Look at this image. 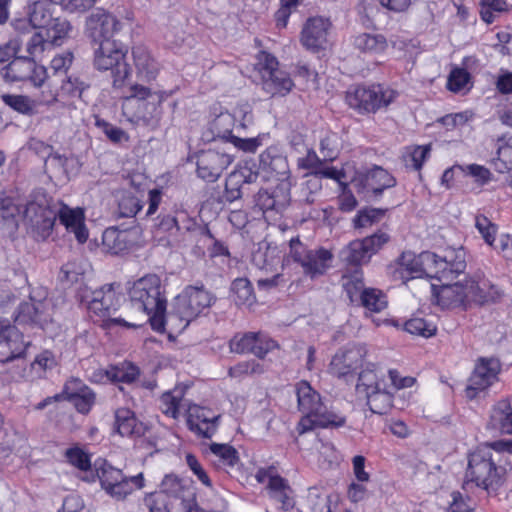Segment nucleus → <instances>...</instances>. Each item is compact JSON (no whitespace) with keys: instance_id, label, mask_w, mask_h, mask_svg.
Wrapping results in <instances>:
<instances>
[{"instance_id":"f257e3e1","label":"nucleus","mask_w":512,"mask_h":512,"mask_svg":"<svg viewBox=\"0 0 512 512\" xmlns=\"http://www.w3.org/2000/svg\"><path fill=\"white\" fill-rule=\"evenodd\" d=\"M512 439L486 443L469 455L463 488L470 484L496 494L504 486L511 471Z\"/></svg>"},{"instance_id":"338daca9","label":"nucleus","mask_w":512,"mask_h":512,"mask_svg":"<svg viewBox=\"0 0 512 512\" xmlns=\"http://www.w3.org/2000/svg\"><path fill=\"white\" fill-rule=\"evenodd\" d=\"M493 166L499 173H505L512 166V146L502 144L498 146L497 157L493 159Z\"/></svg>"},{"instance_id":"c03bdc74","label":"nucleus","mask_w":512,"mask_h":512,"mask_svg":"<svg viewBox=\"0 0 512 512\" xmlns=\"http://www.w3.org/2000/svg\"><path fill=\"white\" fill-rule=\"evenodd\" d=\"M384 382L379 378L374 369L367 368L359 373L356 392L358 395L366 397L370 392L382 387Z\"/></svg>"},{"instance_id":"7ed1b4c3","label":"nucleus","mask_w":512,"mask_h":512,"mask_svg":"<svg viewBox=\"0 0 512 512\" xmlns=\"http://www.w3.org/2000/svg\"><path fill=\"white\" fill-rule=\"evenodd\" d=\"M435 296L439 305L449 308L470 301L481 304L494 302L500 297V293L488 280L477 275L464 282L442 283L440 289L435 291Z\"/></svg>"},{"instance_id":"a211bd4d","label":"nucleus","mask_w":512,"mask_h":512,"mask_svg":"<svg viewBox=\"0 0 512 512\" xmlns=\"http://www.w3.org/2000/svg\"><path fill=\"white\" fill-rule=\"evenodd\" d=\"M221 415L199 405H190L187 410V427L198 437L212 438L218 430Z\"/></svg>"},{"instance_id":"f704fd0d","label":"nucleus","mask_w":512,"mask_h":512,"mask_svg":"<svg viewBox=\"0 0 512 512\" xmlns=\"http://www.w3.org/2000/svg\"><path fill=\"white\" fill-rule=\"evenodd\" d=\"M102 244L111 254L119 255L129 249L130 240L126 230L117 227L107 228L102 235Z\"/></svg>"},{"instance_id":"4468645a","label":"nucleus","mask_w":512,"mask_h":512,"mask_svg":"<svg viewBox=\"0 0 512 512\" xmlns=\"http://www.w3.org/2000/svg\"><path fill=\"white\" fill-rule=\"evenodd\" d=\"M122 295L115 290V283H110L91 293L88 311L94 322H104L120 307Z\"/></svg>"},{"instance_id":"8fccbe9b","label":"nucleus","mask_w":512,"mask_h":512,"mask_svg":"<svg viewBox=\"0 0 512 512\" xmlns=\"http://www.w3.org/2000/svg\"><path fill=\"white\" fill-rule=\"evenodd\" d=\"M361 304L372 312H380L386 308L387 300L380 290L367 288L361 293Z\"/></svg>"},{"instance_id":"423d86ee","label":"nucleus","mask_w":512,"mask_h":512,"mask_svg":"<svg viewBox=\"0 0 512 512\" xmlns=\"http://www.w3.org/2000/svg\"><path fill=\"white\" fill-rule=\"evenodd\" d=\"M93 46L94 67L99 71L110 70L113 88H122L131 75V67L126 61L127 50L118 41H104Z\"/></svg>"},{"instance_id":"13d9d810","label":"nucleus","mask_w":512,"mask_h":512,"mask_svg":"<svg viewBox=\"0 0 512 512\" xmlns=\"http://www.w3.org/2000/svg\"><path fill=\"white\" fill-rule=\"evenodd\" d=\"M143 504L148 512H171V503L163 493H146L143 497Z\"/></svg>"},{"instance_id":"bb28decb","label":"nucleus","mask_w":512,"mask_h":512,"mask_svg":"<svg viewBox=\"0 0 512 512\" xmlns=\"http://www.w3.org/2000/svg\"><path fill=\"white\" fill-rule=\"evenodd\" d=\"M53 4L55 3L50 0H38L29 4L27 15L31 28L44 29L53 24Z\"/></svg>"},{"instance_id":"6ab92c4d","label":"nucleus","mask_w":512,"mask_h":512,"mask_svg":"<svg viewBox=\"0 0 512 512\" xmlns=\"http://www.w3.org/2000/svg\"><path fill=\"white\" fill-rule=\"evenodd\" d=\"M365 351L353 345L339 350L329 364V373L338 378H345L357 370L363 362Z\"/></svg>"},{"instance_id":"58836bf2","label":"nucleus","mask_w":512,"mask_h":512,"mask_svg":"<svg viewBox=\"0 0 512 512\" xmlns=\"http://www.w3.org/2000/svg\"><path fill=\"white\" fill-rule=\"evenodd\" d=\"M231 296L238 306H251L256 301L252 283L247 278H236L231 284Z\"/></svg>"},{"instance_id":"72a5a7b5","label":"nucleus","mask_w":512,"mask_h":512,"mask_svg":"<svg viewBox=\"0 0 512 512\" xmlns=\"http://www.w3.org/2000/svg\"><path fill=\"white\" fill-rule=\"evenodd\" d=\"M20 208L13 198L0 193V230L13 232L18 227Z\"/></svg>"},{"instance_id":"20e7f679","label":"nucleus","mask_w":512,"mask_h":512,"mask_svg":"<svg viewBox=\"0 0 512 512\" xmlns=\"http://www.w3.org/2000/svg\"><path fill=\"white\" fill-rule=\"evenodd\" d=\"M216 297L203 285L187 286L175 297L172 310L167 314V323L179 330L185 329L204 309L209 308Z\"/></svg>"},{"instance_id":"864d4df0","label":"nucleus","mask_w":512,"mask_h":512,"mask_svg":"<svg viewBox=\"0 0 512 512\" xmlns=\"http://www.w3.org/2000/svg\"><path fill=\"white\" fill-rule=\"evenodd\" d=\"M143 207V202L131 192L123 193L119 203L118 211L120 217H135Z\"/></svg>"},{"instance_id":"f03ea898","label":"nucleus","mask_w":512,"mask_h":512,"mask_svg":"<svg viewBox=\"0 0 512 512\" xmlns=\"http://www.w3.org/2000/svg\"><path fill=\"white\" fill-rule=\"evenodd\" d=\"M131 306L143 312L154 331L163 332L167 323V300L156 274H147L136 280L128 290Z\"/></svg>"},{"instance_id":"680f3d73","label":"nucleus","mask_w":512,"mask_h":512,"mask_svg":"<svg viewBox=\"0 0 512 512\" xmlns=\"http://www.w3.org/2000/svg\"><path fill=\"white\" fill-rule=\"evenodd\" d=\"M67 461L81 471H88L91 469L90 456L79 447L68 448L65 452Z\"/></svg>"},{"instance_id":"37998d69","label":"nucleus","mask_w":512,"mask_h":512,"mask_svg":"<svg viewBox=\"0 0 512 512\" xmlns=\"http://www.w3.org/2000/svg\"><path fill=\"white\" fill-rule=\"evenodd\" d=\"M354 45L364 52L381 53L387 48V41L381 34L362 33L355 37Z\"/></svg>"},{"instance_id":"5fc2aeb1","label":"nucleus","mask_w":512,"mask_h":512,"mask_svg":"<svg viewBox=\"0 0 512 512\" xmlns=\"http://www.w3.org/2000/svg\"><path fill=\"white\" fill-rule=\"evenodd\" d=\"M404 329L410 334L422 336L425 338H429L435 335L437 331V328L433 323L427 322L425 319L418 317L406 321Z\"/></svg>"},{"instance_id":"ddd939ff","label":"nucleus","mask_w":512,"mask_h":512,"mask_svg":"<svg viewBox=\"0 0 512 512\" xmlns=\"http://www.w3.org/2000/svg\"><path fill=\"white\" fill-rule=\"evenodd\" d=\"M121 28V22L103 8H96L86 19V33L93 45L104 41H114V35Z\"/></svg>"},{"instance_id":"09e8293b","label":"nucleus","mask_w":512,"mask_h":512,"mask_svg":"<svg viewBox=\"0 0 512 512\" xmlns=\"http://www.w3.org/2000/svg\"><path fill=\"white\" fill-rule=\"evenodd\" d=\"M209 450L224 466L234 467L239 461L237 450L229 444L211 443Z\"/></svg>"},{"instance_id":"9d476101","label":"nucleus","mask_w":512,"mask_h":512,"mask_svg":"<svg viewBox=\"0 0 512 512\" xmlns=\"http://www.w3.org/2000/svg\"><path fill=\"white\" fill-rule=\"evenodd\" d=\"M24 218L38 239H47L55 225L57 210L50 207L45 196L31 200L24 210Z\"/></svg>"},{"instance_id":"052dcab7","label":"nucleus","mask_w":512,"mask_h":512,"mask_svg":"<svg viewBox=\"0 0 512 512\" xmlns=\"http://www.w3.org/2000/svg\"><path fill=\"white\" fill-rule=\"evenodd\" d=\"M320 153L324 161H333L339 153L338 136L335 133H328L320 140Z\"/></svg>"},{"instance_id":"aec40b11","label":"nucleus","mask_w":512,"mask_h":512,"mask_svg":"<svg viewBox=\"0 0 512 512\" xmlns=\"http://www.w3.org/2000/svg\"><path fill=\"white\" fill-rule=\"evenodd\" d=\"M230 155L215 150L202 151L197 158V174L207 182H215L231 164Z\"/></svg>"},{"instance_id":"603ef678","label":"nucleus","mask_w":512,"mask_h":512,"mask_svg":"<svg viewBox=\"0 0 512 512\" xmlns=\"http://www.w3.org/2000/svg\"><path fill=\"white\" fill-rule=\"evenodd\" d=\"M342 286L351 301L358 295L361 297L362 291L367 289L364 288L362 271L359 268H356L353 274L342 277Z\"/></svg>"},{"instance_id":"a18cd8bd","label":"nucleus","mask_w":512,"mask_h":512,"mask_svg":"<svg viewBox=\"0 0 512 512\" xmlns=\"http://www.w3.org/2000/svg\"><path fill=\"white\" fill-rule=\"evenodd\" d=\"M154 493H163L167 496L168 501L170 498H174L176 501L178 500L180 507L182 499H186L184 496L185 490L181 479L173 474L166 475L161 482L160 490L155 491Z\"/></svg>"},{"instance_id":"dca6fc26","label":"nucleus","mask_w":512,"mask_h":512,"mask_svg":"<svg viewBox=\"0 0 512 512\" xmlns=\"http://www.w3.org/2000/svg\"><path fill=\"white\" fill-rule=\"evenodd\" d=\"M351 183L358 193H371L379 197L384 190L396 185V179L384 168L374 166L365 172H357Z\"/></svg>"},{"instance_id":"6e6552de","label":"nucleus","mask_w":512,"mask_h":512,"mask_svg":"<svg viewBox=\"0 0 512 512\" xmlns=\"http://www.w3.org/2000/svg\"><path fill=\"white\" fill-rule=\"evenodd\" d=\"M428 278L441 283L452 282L466 269V251L463 247L447 248L442 255L430 252L423 256Z\"/></svg>"},{"instance_id":"2eb2a0df","label":"nucleus","mask_w":512,"mask_h":512,"mask_svg":"<svg viewBox=\"0 0 512 512\" xmlns=\"http://www.w3.org/2000/svg\"><path fill=\"white\" fill-rule=\"evenodd\" d=\"M500 371L501 364L498 359L493 357L479 358L471 376L469 377L466 396L469 399H473L479 392H482L492 386L496 381H498Z\"/></svg>"},{"instance_id":"6e6d98bb","label":"nucleus","mask_w":512,"mask_h":512,"mask_svg":"<svg viewBox=\"0 0 512 512\" xmlns=\"http://www.w3.org/2000/svg\"><path fill=\"white\" fill-rule=\"evenodd\" d=\"M96 127H98L106 137L114 144H121L129 141V135L122 128H119L108 121L96 118Z\"/></svg>"},{"instance_id":"c756f323","label":"nucleus","mask_w":512,"mask_h":512,"mask_svg":"<svg viewBox=\"0 0 512 512\" xmlns=\"http://www.w3.org/2000/svg\"><path fill=\"white\" fill-rule=\"evenodd\" d=\"M331 259V252L324 248L309 250L305 252L301 266L303 267L305 274L314 278L315 276L325 273L329 267Z\"/></svg>"},{"instance_id":"4be33fe9","label":"nucleus","mask_w":512,"mask_h":512,"mask_svg":"<svg viewBox=\"0 0 512 512\" xmlns=\"http://www.w3.org/2000/svg\"><path fill=\"white\" fill-rule=\"evenodd\" d=\"M331 23L323 17L309 18L301 31L300 41L302 45L311 51L317 52L325 47L327 43V35Z\"/></svg>"},{"instance_id":"bf43d9fd","label":"nucleus","mask_w":512,"mask_h":512,"mask_svg":"<svg viewBox=\"0 0 512 512\" xmlns=\"http://www.w3.org/2000/svg\"><path fill=\"white\" fill-rule=\"evenodd\" d=\"M481 6V19L487 24H491L495 19L494 13L506 11L508 5L506 0H482Z\"/></svg>"},{"instance_id":"4d7b16f0","label":"nucleus","mask_w":512,"mask_h":512,"mask_svg":"<svg viewBox=\"0 0 512 512\" xmlns=\"http://www.w3.org/2000/svg\"><path fill=\"white\" fill-rule=\"evenodd\" d=\"M386 210L380 208H365L359 210L354 218V226L363 228L379 222L385 215Z\"/></svg>"},{"instance_id":"393cba45","label":"nucleus","mask_w":512,"mask_h":512,"mask_svg":"<svg viewBox=\"0 0 512 512\" xmlns=\"http://www.w3.org/2000/svg\"><path fill=\"white\" fill-rule=\"evenodd\" d=\"M195 226L196 223L185 213H178L177 215L160 214L155 224L157 231L169 235L191 231Z\"/></svg>"},{"instance_id":"5701e85b","label":"nucleus","mask_w":512,"mask_h":512,"mask_svg":"<svg viewBox=\"0 0 512 512\" xmlns=\"http://www.w3.org/2000/svg\"><path fill=\"white\" fill-rule=\"evenodd\" d=\"M57 219L66 227L69 232H73L79 243H85L88 239V230L84 224V212L80 208L71 209L63 205L57 211Z\"/></svg>"},{"instance_id":"9b49d317","label":"nucleus","mask_w":512,"mask_h":512,"mask_svg":"<svg viewBox=\"0 0 512 512\" xmlns=\"http://www.w3.org/2000/svg\"><path fill=\"white\" fill-rule=\"evenodd\" d=\"M426 254H430V251H424L419 255L411 251L402 252L398 258L387 266V274L393 280L403 283L423 276L428 278V269L424 265L423 258Z\"/></svg>"},{"instance_id":"de8ad7c7","label":"nucleus","mask_w":512,"mask_h":512,"mask_svg":"<svg viewBox=\"0 0 512 512\" xmlns=\"http://www.w3.org/2000/svg\"><path fill=\"white\" fill-rule=\"evenodd\" d=\"M235 125V118L229 112L220 113L211 123V129L217 137L230 140Z\"/></svg>"},{"instance_id":"412c9836","label":"nucleus","mask_w":512,"mask_h":512,"mask_svg":"<svg viewBox=\"0 0 512 512\" xmlns=\"http://www.w3.org/2000/svg\"><path fill=\"white\" fill-rule=\"evenodd\" d=\"M259 168L269 177L277 180H287L290 175V168L286 155L278 145L267 147L259 155Z\"/></svg>"},{"instance_id":"79ce46f5","label":"nucleus","mask_w":512,"mask_h":512,"mask_svg":"<svg viewBox=\"0 0 512 512\" xmlns=\"http://www.w3.org/2000/svg\"><path fill=\"white\" fill-rule=\"evenodd\" d=\"M64 400L71 402L79 413L87 414L95 404L96 395L92 389L83 385L77 392L67 391Z\"/></svg>"},{"instance_id":"473e14b6","label":"nucleus","mask_w":512,"mask_h":512,"mask_svg":"<svg viewBox=\"0 0 512 512\" xmlns=\"http://www.w3.org/2000/svg\"><path fill=\"white\" fill-rule=\"evenodd\" d=\"M263 89L267 94L273 96H285L288 94L294 83L288 73L282 70L262 76Z\"/></svg>"},{"instance_id":"b1692460","label":"nucleus","mask_w":512,"mask_h":512,"mask_svg":"<svg viewBox=\"0 0 512 512\" xmlns=\"http://www.w3.org/2000/svg\"><path fill=\"white\" fill-rule=\"evenodd\" d=\"M115 429L123 437H141L145 434L147 427L138 421L132 410L119 408L115 412Z\"/></svg>"},{"instance_id":"e433bc0d","label":"nucleus","mask_w":512,"mask_h":512,"mask_svg":"<svg viewBox=\"0 0 512 512\" xmlns=\"http://www.w3.org/2000/svg\"><path fill=\"white\" fill-rule=\"evenodd\" d=\"M339 256L346 265L355 267V269L368 263L371 258V255L360 239L351 241L340 251Z\"/></svg>"},{"instance_id":"69168bd1","label":"nucleus","mask_w":512,"mask_h":512,"mask_svg":"<svg viewBox=\"0 0 512 512\" xmlns=\"http://www.w3.org/2000/svg\"><path fill=\"white\" fill-rule=\"evenodd\" d=\"M360 241L365 245L372 257L390 241V235L382 230H378L376 233L360 239Z\"/></svg>"},{"instance_id":"774afa93","label":"nucleus","mask_w":512,"mask_h":512,"mask_svg":"<svg viewBox=\"0 0 512 512\" xmlns=\"http://www.w3.org/2000/svg\"><path fill=\"white\" fill-rule=\"evenodd\" d=\"M475 227L482 235L485 242L488 245L493 246L497 231L496 225L493 224L486 216L477 215L475 217Z\"/></svg>"},{"instance_id":"4c0bfd02","label":"nucleus","mask_w":512,"mask_h":512,"mask_svg":"<svg viewBox=\"0 0 512 512\" xmlns=\"http://www.w3.org/2000/svg\"><path fill=\"white\" fill-rule=\"evenodd\" d=\"M0 99L13 111L32 116L37 112V102L27 95L22 94H1Z\"/></svg>"},{"instance_id":"e2e57ef3","label":"nucleus","mask_w":512,"mask_h":512,"mask_svg":"<svg viewBox=\"0 0 512 512\" xmlns=\"http://www.w3.org/2000/svg\"><path fill=\"white\" fill-rule=\"evenodd\" d=\"M307 500L312 512H332L329 496L316 488L309 489Z\"/></svg>"},{"instance_id":"1a4fd4ad","label":"nucleus","mask_w":512,"mask_h":512,"mask_svg":"<svg viewBox=\"0 0 512 512\" xmlns=\"http://www.w3.org/2000/svg\"><path fill=\"white\" fill-rule=\"evenodd\" d=\"M397 93L383 85L355 86L346 92L349 107L361 114L375 113L392 103Z\"/></svg>"},{"instance_id":"a19ab883","label":"nucleus","mask_w":512,"mask_h":512,"mask_svg":"<svg viewBox=\"0 0 512 512\" xmlns=\"http://www.w3.org/2000/svg\"><path fill=\"white\" fill-rule=\"evenodd\" d=\"M140 369L129 361L110 365V382L132 384L138 380Z\"/></svg>"},{"instance_id":"49530a36","label":"nucleus","mask_w":512,"mask_h":512,"mask_svg":"<svg viewBox=\"0 0 512 512\" xmlns=\"http://www.w3.org/2000/svg\"><path fill=\"white\" fill-rule=\"evenodd\" d=\"M0 336L4 341H7L8 346L17 358L25 354L28 343L24 341L23 334L15 326H7L2 330Z\"/></svg>"},{"instance_id":"0eeeda50","label":"nucleus","mask_w":512,"mask_h":512,"mask_svg":"<svg viewBox=\"0 0 512 512\" xmlns=\"http://www.w3.org/2000/svg\"><path fill=\"white\" fill-rule=\"evenodd\" d=\"M94 466L101 488L117 501L125 500L136 489H142L145 486L143 473L126 476L121 469L101 459L97 460Z\"/></svg>"},{"instance_id":"a878e982","label":"nucleus","mask_w":512,"mask_h":512,"mask_svg":"<svg viewBox=\"0 0 512 512\" xmlns=\"http://www.w3.org/2000/svg\"><path fill=\"white\" fill-rule=\"evenodd\" d=\"M298 409L302 413L319 414L323 410L320 394L315 391L307 381H300L296 385Z\"/></svg>"},{"instance_id":"3c124183","label":"nucleus","mask_w":512,"mask_h":512,"mask_svg":"<svg viewBox=\"0 0 512 512\" xmlns=\"http://www.w3.org/2000/svg\"><path fill=\"white\" fill-rule=\"evenodd\" d=\"M183 394L181 391H167L160 397V409L166 415L173 419L179 416V405Z\"/></svg>"},{"instance_id":"2f4dec72","label":"nucleus","mask_w":512,"mask_h":512,"mask_svg":"<svg viewBox=\"0 0 512 512\" xmlns=\"http://www.w3.org/2000/svg\"><path fill=\"white\" fill-rule=\"evenodd\" d=\"M267 490L269 497L281 510L288 511L294 507L293 490L285 478L271 479L270 485H267Z\"/></svg>"},{"instance_id":"f3484780","label":"nucleus","mask_w":512,"mask_h":512,"mask_svg":"<svg viewBox=\"0 0 512 512\" xmlns=\"http://www.w3.org/2000/svg\"><path fill=\"white\" fill-rule=\"evenodd\" d=\"M51 305L48 300L35 299L30 295L29 301L19 304L16 310L15 322L19 325H30L44 329L52 322Z\"/></svg>"},{"instance_id":"39448f33","label":"nucleus","mask_w":512,"mask_h":512,"mask_svg":"<svg viewBox=\"0 0 512 512\" xmlns=\"http://www.w3.org/2000/svg\"><path fill=\"white\" fill-rule=\"evenodd\" d=\"M130 92L131 94L126 97L124 109L129 107L136 109L131 121L152 128L158 126L163 113L161 104L165 99V93L152 91L140 84L132 85Z\"/></svg>"},{"instance_id":"c9c22d12","label":"nucleus","mask_w":512,"mask_h":512,"mask_svg":"<svg viewBox=\"0 0 512 512\" xmlns=\"http://www.w3.org/2000/svg\"><path fill=\"white\" fill-rule=\"evenodd\" d=\"M132 56L138 74L152 80L158 72V63L151 57L146 47L138 45L132 48Z\"/></svg>"},{"instance_id":"7c9ffc66","label":"nucleus","mask_w":512,"mask_h":512,"mask_svg":"<svg viewBox=\"0 0 512 512\" xmlns=\"http://www.w3.org/2000/svg\"><path fill=\"white\" fill-rule=\"evenodd\" d=\"M488 428L512 434V407L508 399L500 400L492 409Z\"/></svg>"},{"instance_id":"0e129e2a","label":"nucleus","mask_w":512,"mask_h":512,"mask_svg":"<svg viewBox=\"0 0 512 512\" xmlns=\"http://www.w3.org/2000/svg\"><path fill=\"white\" fill-rule=\"evenodd\" d=\"M240 175L234 171L229 174L225 183V198L229 202H233L241 198L243 194L244 184L240 181Z\"/></svg>"},{"instance_id":"f8f14e48","label":"nucleus","mask_w":512,"mask_h":512,"mask_svg":"<svg viewBox=\"0 0 512 512\" xmlns=\"http://www.w3.org/2000/svg\"><path fill=\"white\" fill-rule=\"evenodd\" d=\"M232 353L253 354L263 359L269 352L279 348L278 343L261 332L237 333L229 341Z\"/></svg>"},{"instance_id":"ea45409f","label":"nucleus","mask_w":512,"mask_h":512,"mask_svg":"<svg viewBox=\"0 0 512 512\" xmlns=\"http://www.w3.org/2000/svg\"><path fill=\"white\" fill-rule=\"evenodd\" d=\"M364 398L367 400L370 411L375 414H386L393 406V395L386 390L385 385L374 392H370Z\"/></svg>"},{"instance_id":"c85d7f7f","label":"nucleus","mask_w":512,"mask_h":512,"mask_svg":"<svg viewBox=\"0 0 512 512\" xmlns=\"http://www.w3.org/2000/svg\"><path fill=\"white\" fill-rule=\"evenodd\" d=\"M289 201V192L282 186L276 187L271 193L267 190H259L256 197V204L263 211L281 212Z\"/></svg>"},{"instance_id":"cd10ccee","label":"nucleus","mask_w":512,"mask_h":512,"mask_svg":"<svg viewBox=\"0 0 512 512\" xmlns=\"http://www.w3.org/2000/svg\"><path fill=\"white\" fill-rule=\"evenodd\" d=\"M34 60L32 57L15 56L5 67L1 69V76L10 82L28 80L32 75Z\"/></svg>"}]
</instances>
